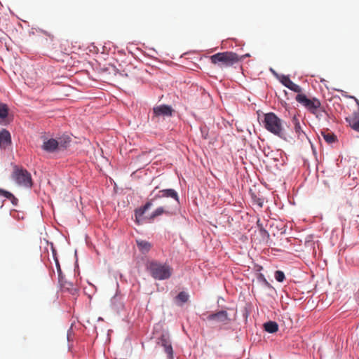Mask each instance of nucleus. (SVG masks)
Listing matches in <instances>:
<instances>
[{
    "mask_svg": "<svg viewBox=\"0 0 359 359\" xmlns=\"http://www.w3.org/2000/svg\"><path fill=\"white\" fill-rule=\"evenodd\" d=\"M170 197L175 199L177 203H179V197L177 191L173 190V189H164L159 191L157 196H155V198H165Z\"/></svg>",
    "mask_w": 359,
    "mask_h": 359,
    "instance_id": "10",
    "label": "nucleus"
},
{
    "mask_svg": "<svg viewBox=\"0 0 359 359\" xmlns=\"http://www.w3.org/2000/svg\"><path fill=\"white\" fill-rule=\"evenodd\" d=\"M259 280L264 281L265 283L268 284V282H267L265 276L263 274H259Z\"/></svg>",
    "mask_w": 359,
    "mask_h": 359,
    "instance_id": "28",
    "label": "nucleus"
},
{
    "mask_svg": "<svg viewBox=\"0 0 359 359\" xmlns=\"http://www.w3.org/2000/svg\"><path fill=\"white\" fill-rule=\"evenodd\" d=\"M147 270L155 280H163L169 278L173 272L172 267L167 264L152 261L147 265Z\"/></svg>",
    "mask_w": 359,
    "mask_h": 359,
    "instance_id": "3",
    "label": "nucleus"
},
{
    "mask_svg": "<svg viewBox=\"0 0 359 359\" xmlns=\"http://www.w3.org/2000/svg\"><path fill=\"white\" fill-rule=\"evenodd\" d=\"M292 122L294 127V131L299 137L301 136L302 134H305L302 129V126H300L299 120L297 116H294L292 118Z\"/></svg>",
    "mask_w": 359,
    "mask_h": 359,
    "instance_id": "17",
    "label": "nucleus"
},
{
    "mask_svg": "<svg viewBox=\"0 0 359 359\" xmlns=\"http://www.w3.org/2000/svg\"><path fill=\"white\" fill-rule=\"evenodd\" d=\"M11 143V135L7 130H2L0 132V147L6 148Z\"/></svg>",
    "mask_w": 359,
    "mask_h": 359,
    "instance_id": "11",
    "label": "nucleus"
},
{
    "mask_svg": "<svg viewBox=\"0 0 359 359\" xmlns=\"http://www.w3.org/2000/svg\"><path fill=\"white\" fill-rule=\"evenodd\" d=\"M163 214L167 215H171L173 213L172 212H170V210L163 208V207H159L153 211V212L149 216V219L150 220H154V219L156 218V217L162 215Z\"/></svg>",
    "mask_w": 359,
    "mask_h": 359,
    "instance_id": "13",
    "label": "nucleus"
},
{
    "mask_svg": "<svg viewBox=\"0 0 359 359\" xmlns=\"http://www.w3.org/2000/svg\"><path fill=\"white\" fill-rule=\"evenodd\" d=\"M246 57H250V54L248 53L243 55L242 56H239V55L236 53L226 51L212 55V56L210 57V60L212 64L223 69L236 64L238 61Z\"/></svg>",
    "mask_w": 359,
    "mask_h": 359,
    "instance_id": "1",
    "label": "nucleus"
},
{
    "mask_svg": "<svg viewBox=\"0 0 359 359\" xmlns=\"http://www.w3.org/2000/svg\"><path fill=\"white\" fill-rule=\"evenodd\" d=\"M275 278L278 282H283L285 280V275L282 271H275Z\"/></svg>",
    "mask_w": 359,
    "mask_h": 359,
    "instance_id": "25",
    "label": "nucleus"
},
{
    "mask_svg": "<svg viewBox=\"0 0 359 359\" xmlns=\"http://www.w3.org/2000/svg\"><path fill=\"white\" fill-rule=\"evenodd\" d=\"M153 205L152 200H150L147 203H145L142 208L135 210V217L136 219L138 220L140 217H142L146 211L151 207Z\"/></svg>",
    "mask_w": 359,
    "mask_h": 359,
    "instance_id": "14",
    "label": "nucleus"
},
{
    "mask_svg": "<svg viewBox=\"0 0 359 359\" xmlns=\"http://www.w3.org/2000/svg\"><path fill=\"white\" fill-rule=\"evenodd\" d=\"M346 121L352 130L359 133V109L346 117Z\"/></svg>",
    "mask_w": 359,
    "mask_h": 359,
    "instance_id": "8",
    "label": "nucleus"
},
{
    "mask_svg": "<svg viewBox=\"0 0 359 359\" xmlns=\"http://www.w3.org/2000/svg\"><path fill=\"white\" fill-rule=\"evenodd\" d=\"M289 89L295 93H298V94L302 93V88L299 85L295 84V83L293 81L291 83Z\"/></svg>",
    "mask_w": 359,
    "mask_h": 359,
    "instance_id": "27",
    "label": "nucleus"
},
{
    "mask_svg": "<svg viewBox=\"0 0 359 359\" xmlns=\"http://www.w3.org/2000/svg\"><path fill=\"white\" fill-rule=\"evenodd\" d=\"M138 248L142 253H147L151 248V244L148 241L138 240L136 241Z\"/></svg>",
    "mask_w": 359,
    "mask_h": 359,
    "instance_id": "16",
    "label": "nucleus"
},
{
    "mask_svg": "<svg viewBox=\"0 0 359 359\" xmlns=\"http://www.w3.org/2000/svg\"><path fill=\"white\" fill-rule=\"evenodd\" d=\"M174 109L168 104H160L153 108L152 120L158 121L160 117H168L172 116Z\"/></svg>",
    "mask_w": 359,
    "mask_h": 359,
    "instance_id": "7",
    "label": "nucleus"
},
{
    "mask_svg": "<svg viewBox=\"0 0 359 359\" xmlns=\"http://www.w3.org/2000/svg\"><path fill=\"white\" fill-rule=\"evenodd\" d=\"M8 109L6 104L0 103V119H5L8 116Z\"/></svg>",
    "mask_w": 359,
    "mask_h": 359,
    "instance_id": "19",
    "label": "nucleus"
},
{
    "mask_svg": "<svg viewBox=\"0 0 359 359\" xmlns=\"http://www.w3.org/2000/svg\"><path fill=\"white\" fill-rule=\"evenodd\" d=\"M58 283L62 290L68 291L72 294L77 292V289L74 286L73 283L65 280V277L62 280H58Z\"/></svg>",
    "mask_w": 359,
    "mask_h": 359,
    "instance_id": "12",
    "label": "nucleus"
},
{
    "mask_svg": "<svg viewBox=\"0 0 359 359\" xmlns=\"http://www.w3.org/2000/svg\"><path fill=\"white\" fill-rule=\"evenodd\" d=\"M41 148L45 150L46 152L48 153H53L55 152L57 149H58V142L57 139L45 138L43 142L41 145Z\"/></svg>",
    "mask_w": 359,
    "mask_h": 359,
    "instance_id": "9",
    "label": "nucleus"
},
{
    "mask_svg": "<svg viewBox=\"0 0 359 359\" xmlns=\"http://www.w3.org/2000/svg\"><path fill=\"white\" fill-rule=\"evenodd\" d=\"M4 198L10 199L12 204L18 205V199L17 198L15 197L13 194H12V193L6 191Z\"/></svg>",
    "mask_w": 359,
    "mask_h": 359,
    "instance_id": "26",
    "label": "nucleus"
},
{
    "mask_svg": "<svg viewBox=\"0 0 359 359\" xmlns=\"http://www.w3.org/2000/svg\"><path fill=\"white\" fill-rule=\"evenodd\" d=\"M55 264L56 266V269L58 275V280H62V278H65V275L63 274L61 270V266L60 264L59 260L56 257H55Z\"/></svg>",
    "mask_w": 359,
    "mask_h": 359,
    "instance_id": "20",
    "label": "nucleus"
},
{
    "mask_svg": "<svg viewBox=\"0 0 359 359\" xmlns=\"http://www.w3.org/2000/svg\"><path fill=\"white\" fill-rule=\"evenodd\" d=\"M354 99H355V102L357 103V105H358V109H359V100H358V99H357V98H355V97H354Z\"/></svg>",
    "mask_w": 359,
    "mask_h": 359,
    "instance_id": "31",
    "label": "nucleus"
},
{
    "mask_svg": "<svg viewBox=\"0 0 359 359\" xmlns=\"http://www.w3.org/2000/svg\"><path fill=\"white\" fill-rule=\"evenodd\" d=\"M322 135L328 143H332L335 141V136L333 133L323 132Z\"/></svg>",
    "mask_w": 359,
    "mask_h": 359,
    "instance_id": "24",
    "label": "nucleus"
},
{
    "mask_svg": "<svg viewBox=\"0 0 359 359\" xmlns=\"http://www.w3.org/2000/svg\"><path fill=\"white\" fill-rule=\"evenodd\" d=\"M6 191L2 190V189H0V196L4 197Z\"/></svg>",
    "mask_w": 359,
    "mask_h": 359,
    "instance_id": "30",
    "label": "nucleus"
},
{
    "mask_svg": "<svg viewBox=\"0 0 359 359\" xmlns=\"http://www.w3.org/2000/svg\"><path fill=\"white\" fill-rule=\"evenodd\" d=\"M206 320L216 325H225L231 322V318L226 311L222 310L206 316Z\"/></svg>",
    "mask_w": 359,
    "mask_h": 359,
    "instance_id": "6",
    "label": "nucleus"
},
{
    "mask_svg": "<svg viewBox=\"0 0 359 359\" xmlns=\"http://www.w3.org/2000/svg\"><path fill=\"white\" fill-rule=\"evenodd\" d=\"M258 204H259V206H262V205H263V202L262 201V200H261V199H259V200H258Z\"/></svg>",
    "mask_w": 359,
    "mask_h": 359,
    "instance_id": "32",
    "label": "nucleus"
},
{
    "mask_svg": "<svg viewBox=\"0 0 359 359\" xmlns=\"http://www.w3.org/2000/svg\"><path fill=\"white\" fill-rule=\"evenodd\" d=\"M189 299V294L185 292H181L177 296L176 299L180 301L181 304L187 302Z\"/></svg>",
    "mask_w": 359,
    "mask_h": 359,
    "instance_id": "21",
    "label": "nucleus"
},
{
    "mask_svg": "<svg viewBox=\"0 0 359 359\" xmlns=\"http://www.w3.org/2000/svg\"><path fill=\"white\" fill-rule=\"evenodd\" d=\"M58 148H65L71 142V137L68 135H63L57 139Z\"/></svg>",
    "mask_w": 359,
    "mask_h": 359,
    "instance_id": "18",
    "label": "nucleus"
},
{
    "mask_svg": "<svg viewBox=\"0 0 359 359\" xmlns=\"http://www.w3.org/2000/svg\"><path fill=\"white\" fill-rule=\"evenodd\" d=\"M263 125L266 130L279 137L284 138L285 136V128L283 126L282 120L274 113L264 114Z\"/></svg>",
    "mask_w": 359,
    "mask_h": 359,
    "instance_id": "2",
    "label": "nucleus"
},
{
    "mask_svg": "<svg viewBox=\"0 0 359 359\" xmlns=\"http://www.w3.org/2000/svg\"><path fill=\"white\" fill-rule=\"evenodd\" d=\"M163 345L165 348V353H168V355L172 356L173 355V349L171 344H168L166 339H162Z\"/></svg>",
    "mask_w": 359,
    "mask_h": 359,
    "instance_id": "22",
    "label": "nucleus"
},
{
    "mask_svg": "<svg viewBox=\"0 0 359 359\" xmlns=\"http://www.w3.org/2000/svg\"><path fill=\"white\" fill-rule=\"evenodd\" d=\"M280 81L281 82V83L283 86H285V87H287L288 88H290L291 83L292 82V81H291L290 76H285V75L281 76V77L280 79Z\"/></svg>",
    "mask_w": 359,
    "mask_h": 359,
    "instance_id": "23",
    "label": "nucleus"
},
{
    "mask_svg": "<svg viewBox=\"0 0 359 359\" xmlns=\"http://www.w3.org/2000/svg\"><path fill=\"white\" fill-rule=\"evenodd\" d=\"M295 100L299 104L304 105L311 114H316L320 107L321 103L318 98H309L304 93H299L296 95Z\"/></svg>",
    "mask_w": 359,
    "mask_h": 359,
    "instance_id": "5",
    "label": "nucleus"
},
{
    "mask_svg": "<svg viewBox=\"0 0 359 359\" xmlns=\"http://www.w3.org/2000/svg\"><path fill=\"white\" fill-rule=\"evenodd\" d=\"M355 299H356L358 304H359V287H358V291L355 293Z\"/></svg>",
    "mask_w": 359,
    "mask_h": 359,
    "instance_id": "29",
    "label": "nucleus"
},
{
    "mask_svg": "<svg viewBox=\"0 0 359 359\" xmlns=\"http://www.w3.org/2000/svg\"><path fill=\"white\" fill-rule=\"evenodd\" d=\"M266 332L269 333H274L278 330V325L276 321H268L264 325Z\"/></svg>",
    "mask_w": 359,
    "mask_h": 359,
    "instance_id": "15",
    "label": "nucleus"
},
{
    "mask_svg": "<svg viewBox=\"0 0 359 359\" xmlns=\"http://www.w3.org/2000/svg\"><path fill=\"white\" fill-rule=\"evenodd\" d=\"M12 179L14 180L18 185L32 187V175L26 169L22 167L15 166L12 172Z\"/></svg>",
    "mask_w": 359,
    "mask_h": 359,
    "instance_id": "4",
    "label": "nucleus"
}]
</instances>
